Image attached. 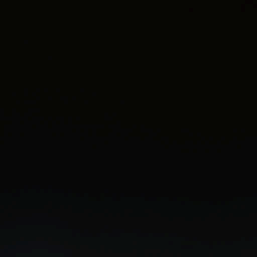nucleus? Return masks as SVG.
<instances>
[{
  "mask_svg": "<svg viewBox=\"0 0 257 257\" xmlns=\"http://www.w3.org/2000/svg\"><path fill=\"white\" fill-rule=\"evenodd\" d=\"M91 1V68H97V4Z\"/></svg>",
  "mask_w": 257,
  "mask_h": 257,
  "instance_id": "f257e3e1",
  "label": "nucleus"
},
{
  "mask_svg": "<svg viewBox=\"0 0 257 257\" xmlns=\"http://www.w3.org/2000/svg\"><path fill=\"white\" fill-rule=\"evenodd\" d=\"M77 54H80V0H77Z\"/></svg>",
  "mask_w": 257,
  "mask_h": 257,
  "instance_id": "f03ea898",
  "label": "nucleus"
},
{
  "mask_svg": "<svg viewBox=\"0 0 257 257\" xmlns=\"http://www.w3.org/2000/svg\"><path fill=\"white\" fill-rule=\"evenodd\" d=\"M91 127L93 129V133H94L93 140L95 141L96 140H97L98 139V136H97V128L98 127V125L96 123H93L91 125Z\"/></svg>",
  "mask_w": 257,
  "mask_h": 257,
  "instance_id": "7ed1b4c3",
  "label": "nucleus"
}]
</instances>
